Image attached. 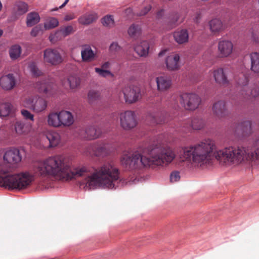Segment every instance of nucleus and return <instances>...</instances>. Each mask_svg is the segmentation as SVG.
Returning a JSON list of instances; mask_svg holds the SVG:
<instances>
[{
	"instance_id": "f257e3e1",
	"label": "nucleus",
	"mask_w": 259,
	"mask_h": 259,
	"mask_svg": "<svg viewBox=\"0 0 259 259\" xmlns=\"http://www.w3.org/2000/svg\"><path fill=\"white\" fill-rule=\"evenodd\" d=\"M34 171L42 177L62 182L84 177L81 184L89 189L100 187L113 189L119 179V170L111 162L97 168L84 165L72 167L68 159L60 155L37 162L34 165Z\"/></svg>"
},
{
	"instance_id": "f03ea898",
	"label": "nucleus",
	"mask_w": 259,
	"mask_h": 259,
	"mask_svg": "<svg viewBox=\"0 0 259 259\" xmlns=\"http://www.w3.org/2000/svg\"><path fill=\"white\" fill-rule=\"evenodd\" d=\"M215 149L214 141L207 139L195 145L184 147L180 157L182 161H186L200 166L210 161L213 153L220 164L225 166L238 165L247 158V152L243 147L229 146L214 151Z\"/></svg>"
},
{
	"instance_id": "7ed1b4c3",
	"label": "nucleus",
	"mask_w": 259,
	"mask_h": 259,
	"mask_svg": "<svg viewBox=\"0 0 259 259\" xmlns=\"http://www.w3.org/2000/svg\"><path fill=\"white\" fill-rule=\"evenodd\" d=\"M172 150L157 142L145 148L142 153L136 151L132 154H124L122 165L128 169H142L152 165H167L175 159Z\"/></svg>"
},
{
	"instance_id": "20e7f679",
	"label": "nucleus",
	"mask_w": 259,
	"mask_h": 259,
	"mask_svg": "<svg viewBox=\"0 0 259 259\" xmlns=\"http://www.w3.org/2000/svg\"><path fill=\"white\" fill-rule=\"evenodd\" d=\"M33 181V176L28 172L11 174L8 165L0 161V185L2 186L21 190L29 186Z\"/></svg>"
},
{
	"instance_id": "39448f33",
	"label": "nucleus",
	"mask_w": 259,
	"mask_h": 259,
	"mask_svg": "<svg viewBox=\"0 0 259 259\" xmlns=\"http://www.w3.org/2000/svg\"><path fill=\"white\" fill-rule=\"evenodd\" d=\"M48 123L54 127H66L71 125L74 122L72 113L66 110L50 113L48 116Z\"/></svg>"
},
{
	"instance_id": "423d86ee",
	"label": "nucleus",
	"mask_w": 259,
	"mask_h": 259,
	"mask_svg": "<svg viewBox=\"0 0 259 259\" xmlns=\"http://www.w3.org/2000/svg\"><path fill=\"white\" fill-rule=\"evenodd\" d=\"M23 106L32 110L36 113L42 112L47 107V102L43 98L38 96H28L22 102Z\"/></svg>"
},
{
	"instance_id": "0eeeda50",
	"label": "nucleus",
	"mask_w": 259,
	"mask_h": 259,
	"mask_svg": "<svg viewBox=\"0 0 259 259\" xmlns=\"http://www.w3.org/2000/svg\"><path fill=\"white\" fill-rule=\"evenodd\" d=\"M180 102L185 109L194 110L198 107L201 100L195 94L184 93L180 97Z\"/></svg>"
},
{
	"instance_id": "6e6552de",
	"label": "nucleus",
	"mask_w": 259,
	"mask_h": 259,
	"mask_svg": "<svg viewBox=\"0 0 259 259\" xmlns=\"http://www.w3.org/2000/svg\"><path fill=\"white\" fill-rule=\"evenodd\" d=\"M122 92L125 102L129 104L135 103L141 98V90L138 87L125 86Z\"/></svg>"
},
{
	"instance_id": "1a4fd4ad",
	"label": "nucleus",
	"mask_w": 259,
	"mask_h": 259,
	"mask_svg": "<svg viewBox=\"0 0 259 259\" xmlns=\"http://www.w3.org/2000/svg\"><path fill=\"white\" fill-rule=\"evenodd\" d=\"M121 126L124 130H128L135 127L137 124L134 112L126 111L120 115Z\"/></svg>"
},
{
	"instance_id": "9d476101",
	"label": "nucleus",
	"mask_w": 259,
	"mask_h": 259,
	"mask_svg": "<svg viewBox=\"0 0 259 259\" xmlns=\"http://www.w3.org/2000/svg\"><path fill=\"white\" fill-rule=\"evenodd\" d=\"M44 60L46 63L52 65L61 63L63 59L59 52L54 49L49 48L44 52Z\"/></svg>"
},
{
	"instance_id": "9b49d317",
	"label": "nucleus",
	"mask_w": 259,
	"mask_h": 259,
	"mask_svg": "<svg viewBox=\"0 0 259 259\" xmlns=\"http://www.w3.org/2000/svg\"><path fill=\"white\" fill-rule=\"evenodd\" d=\"M205 125V120L201 116H196L193 117L191 119H188L183 122L182 126L186 129V131H189L191 130H200Z\"/></svg>"
},
{
	"instance_id": "f8f14e48",
	"label": "nucleus",
	"mask_w": 259,
	"mask_h": 259,
	"mask_svg": "<svg viewBox=\"0 0 259 259\" xmlns=\"http://www.w3.org/2000/svg\"><path fill=\"white\" fill-rule=\"evenodd\" d=\"M213 114L216 117L221 119L228 115V110L225 101L220 100L215 102L212 107Z\"/></svg>"
},
{
	"instance_id": "ddd939ff",
	"label": "nucleus",
	"mask_w": 259,
	"mask_h": 259,
	"mask_svg": "<svg viewBox=\"0 0 259 259\" xmlns=\"http://www.w3.org/2000/svg\"><path fill=\"white\" fill-rule=\"evenodd\" d=\"M3 158L4 160L8 163L14 164L20 162L21 161L22 157L19 150L13 148L7 150L5 152Z\"/></svg>"
},
{
	"instance_id": "4468645a",
	"label": "nucleus",
	"mask_w": 259,
	"mask_h": 259,
	"mask_svg": "<svg viewBox=\"0 0 259 259\" xmlns=\"http://www.w3.org/2000/svg\"><path fill=\"white\" fill-rule=\"evenodd\" d=\"M233 45L229 40H223L218 43L219 55L220 57L229 56L232 53Z\"/></svg>"
},
{
	"instance_id": "2eb2a0df",
	"label": "nucleus",
	"mask_w": 259,
	"mask_h": 259,
	"mask_svg": "<svg viewBox=\"0 0 259 259\" xmlns=\"http://www.w3.org/2000/svg\"><path fill=\"white\" fill-rule=\"evenodd\" d=\"M157 90L165 92L169 89L171 86V78L166 75H161L156 78Z\"/></svg>"
},
{
	"instance_id": "dca6fc26",
	"label": "nucleus",
	"mask_w": 259,
	"mask_h": 259,
	"mask_svg": "<svg viewBox=\"0 0 259 259\" xmlns=\"http://www.w3.org/2000/svg\"><path fill=\"white\" fill-rule=\"evenodd\" d=\"M180 56L178 54L172 53L169 55L165 60V63L168 70L173 71L180 68Z\"/></svg>"
},
{
	"instance_id": "f3484780",
	"label": "nucleus",
	"mask_w": 259,
	"mask_h": 259,
	"mask_svg": "<svg viewBox=\"0 0 259 259\" xmlns=\"http://www.w3.org/2000/svg\"><path fill=\"white\" fill-rule=\"evenodd\" d=\"M259 96V87L255 85H250L247 89L244 90L239 96V99L249 100L251 98H256Z\"/></svg>"
},
{
	"instance_id": "a211bd4d",
	"label": "nucleus",
	"mask_w": 259,
	"mask_h": 259,
	"mask_svg": "<svg viewBox=\"0 0 259 259\" xmlns=\"http://www.w3.org/2000/svg\"><path fill=\"white\" fill-rule=\"evenodd\" d=\"M15 83V79L12 74L3 75L0 78V86L5 90H12Z\"/></svg>"
},
{
	"instance_id": "6ab92c4d",
	"label": "nucleus",
	"mask_w": 259,
	"mask_h": 259,
	"mask_svg": "<svg viewBox=\"0 0 259 259\" xmlns=\"http://www.w3.org/2000/svg\"><path fill=\"white\" fill-rule=\"evenodd\" d=\"M213 75L215 81L217 83L225 86L229 84V81L223 68H220L214 70L213 72Z\"/></svg>"
},
{
	"instance_id": "aec40b11",
	"label": "nucleus",
	"mask_w": 259,
	"mask_h": 259,
	"mask_svg": "<svg viewBox=\"0 0 259 259\" xmlns=\"http://www.w3.org/2000/svg\"><path fill=\"white\" fill-rule=\"evenodd\" d=\"M134 49L139 56L146 57L150 50L149 43L147 41H142L135 47Z\"/></svg>"
},
{
	"instance_id": "412c9836",
	"label": "nucleus",
	"mask_w": 259,
	"mask_h": 259,
	"mask_svg": "<svg viewBox=\"0 0 259 259\" xmlns=\"http://www.w3.org/2000/svg\"><path fill=\"white\" fill-rule=\"evenodd\" d=\"M236 132L238 134L246 136L251 133V124L249 121H244L238 124L236 127Z\"/></svg>"
},
{
	"instance_id": "4be33fe9",
	"label": "nucleus",
	"mask_w": 259,
	"mask_h": 259,
	"mask_svg": "<svg viewBox=\"0 0 259 259\" xmlns=\"http://www.w3.org/2000/svg\"><path fill=\"white\" fill-rule=\"evenodd\" d=\"M81 58L84 62H92L95 59L96 54L90 46H84L81 51Z\"/></svg>"
},
{
	"instance_id": "5701e85b",
	"label": "nucleus",
	"mask_w": 259,
	"mask_h": 259,
	"mask_svg": "<svg viewBox=\"0 0 259 259\" xmlns=\"http://www.w3.org/2000/svg\"><path fill=\"white\" fill-rule=\"evenodd\" d=\"M83 132L84 135L83 136V137L90 140L98 138L101 134L99 128H97L93 126L87 127Z\"/></svg>"
},
{
	"instance_id": "b1692460",
	"label": "nucleus",
	"mask_w": 259,
	"mask_h": 259,
	"mask_svg": "<svg viewBox=\"0 0 259 259\" xmlns=\"http://www.w3.org/2000/svg\"><path fill=\"white\" fill-rule=\"evenodd\" d=\"M35 88L39 93L45 94L47 97L52 95V84L48 81L37 82Z\"/></svg>"
},
{
	"instance_id": "393cba45",
	"label": "nucleus",
	"mask_w": 259,
	"mask_h": 259,
	"mask_svg": "<svg viewBox=\"0 0 259 259\" xmlns=\"http://www.w3.org/2000/svg\"><path fill=\"white\" fill-rule=\"evenodd\" d=\"M210 30L214 34L222 31L225 29V26L222 22L219 19H214L209 22Z\"/></svg>"
},
{
	"instance_id": "a878e982",
	"label": "nucleus",
	"mask_w": 259,
	"mask_h": 259,
	"mask_svg": "<svg viewBox=\"0 0 259 259\" xmlns=\"http://www.w3.org/2000/svg\"><path fill=\"white\" fill-rule=\"evenodd\" d=\"M175 40L179 44H183L188 41L189 34L186 29H181L174 34Z\"/></svg>"
},
{
	"instance_id": "bb28decb",
	"label": "nucleus",
	"mask_w": 259,
	"mask_h": 259,
	"mask_svg": "<svg viewBox=\"0 0 259 259\" xmlns=\"http://www.w3.org/2000/svg\"><path fill=\"white\" fill-rule=\"evenodd\" d=\"M46 138L50 143L49 147L57 146L60 142V136L57 132L50 131L46 134Z\"/></svg>"
},
{
	"instance_id": "cd10ccee",
	"label": "nucleus",
	"mask_w": 259,
	"mask_h": 259,
	"mask_svg": "<svg viewBox=\"0 0 259 259\" xmlns=\"http://www.w3.org/2000/svg\"><path fill=\"white\" fill-rule=\"evenodd\" d=\"M97 18L98 16L96 13L85 14L79 18L78 22L82 25H89L96 21Z\"/></svg>"
},
{
	"instance_id": "c85d7f7f",
	"label": "nucleus",
	"mask_w": 259,
	"mask_h": 259,
	"mask_svg": "<svg viewBox=\"0 0 259 259\" xmlns=\"http://www.w3.org/2000/svg\"><path fill=\"white\" fill-rule=\"evenodd\" d=\"M236 81L238 85L240 86L241 88L239 95L240 96L241 95V93L244 91V90H246L248 87V76L246 74L241 73L236 79Z\"/></svg>"
},
{
	"instance_id": "c756f323",
	"label": "nucleus",
	"mask_w": 259,
	"mask_h": 259,
	"mask_svg": "<svg viewBox=\"0 0 259 259\" xmlns=\"http://www.w3.org/2000/svg\"><path fill=\"white\" fill-rule=\"evenodd\" d=\"M251 70L254 73H259V53L254 52L250 54Z\"/></svg>"
},
{
	"instance_id": "7c9ffc66",
	"label": "nucleus",
	"mask_w": 259,
	"mask_h": 259,
	"mask_svg": "<svg viewBox=\"0 0 259 259\" xmlns=\"http://www.w3.org/2000/svg\"><path fill=\"white\" fill-rule=\"evenodd\" d=\"M15 128L16 133L21 135L28 133L30 129V126L22 121H17L15 123Z\"/></svg>"
},
{
	"instance_id": "2f4dec72",
	"label": "nucleus",
	"mask_w": 259,
	"mask_h": 259,
	"mask_svg": "<svg viewBox=\"0 0 259 259\" xmlns=\"http://www.w3.org/2000/svg\"><path fill=\"white\" fill-rule=\"evenodd\" d=\"M40 20V17L38 13L31 12L27 15V25L28 27H31L37 24Z\"/></svg>"
},
{
	"instance_id": "473e14b6",
	"label": "nucleus",
	"mask_w": 259,
	"mask_h": 259,
	"mask_svg": "<svg viewBox=\"0 0 259 259\" xmlns=\"http://www.w3.org/2000/svg\"><path fill=\"white\" fill-rule=\"evenodd\" d=\"M108 145L102 143L95 147V152L97 156H104L108 154Z\"/></svg>"
},
{
	"instance_id": "72a5a7b5",
	"label": "nucleus",
	"mask_w": 259,
	"mask_h": 259,
	"mask_svg": "<svg viewBox=\"0 0 259 259\" xmlns=\"http://www.w3.org/2000/svg\"><path fill=\"white\" fill-rule=\"evenodd\" d=\"M12 105L9 103H3L0 104V116H8L12 110Z\"/></svg>"
},
{
	"instance_id": "f704fd0d",
	"label": "nucleus",
	"mask_w": 259,
	"mask_h": 259,
	"mask_svg": "<svg viewBox=\"0 0 259 259\" xmlns=\"http://www.w3.org/2000/svg\"><path fill=\"white\" fill-rule=\"evenodd\" d=\"M16 13L18 15H23L28 11V5L22 1H19L15 4Z\"/></svg>"
},
{
	"instance_id": "c9c22d12",
	"label": "nucleus",
	"mask_w": 259,
	"mask_h": 259,
	"mask_svg": "<svg viewBox=\"0 0 259 259\" xmlns=\"http://www.w3.org/2000/svg\"><path fill=\"white\" fill-rule=\"evenodd\" d=\"M67 83L69 85L70 89H73L76 88L80 84V80L79 78L74 75L69 76L66 81L64 82V85Z\"/></svg>"
},
{
	"instance_id": "e433bc0d",
	"label": "nucleus",
	"mask_w": 259,
	"mask_h": 259,
	"mask_svg": "<svg viewBox=\"0 0 259 259\" xmlns=\"http://www.w3.org/2000/svg\"><path fill=\"white\" fill-rule=\"evenodd\" d=\"M10 57L14 60L17 59L21 53V48L19 45L13 46L9 51Z\"/></svg>"
},
{
	"instance_id": "4c0bfd02",
	"label": "nucleus",
	"mask_w": 259,
	"mask_h": 259,
	"mask_svg": "<svg viewBox=\"0 0 259 259\" xmlns=\"http://www.w3.org/2000/svg\"><path fill=\"white\" fill-rule=\"evenodd\" d=\"M141 29L140 26L137 24L132 25L128 30L129 35L132 37L138 36L141 33Z\"/></svg>"
},
{
	"instance_id": "58836bf2",
	"label": "nucleus",
	"mask_w": 259,
	"mask_h": 259,
	"mask_svg": "<svg viewBox=\"0 0 259 259\" xmlns=\"http://www.w3.org/2000/svg\"><path fill=\"white\" fill-rule=\"evenodd\" d=\"M74 31V30L72 26L69 25L61 28L59 31H57L55 33V36L56 37H57L59 35L61 34L63 37H65L72 33Z\"/></svg>"
},
{
	"instance_id": "ea45409f",
	"label": "nucleus",
	"mask_w": 259,
	"mask_h": 259,
	"mask_svg": "<svg viewBox=\"0 0 259 259\" xmlns=\"http://www.w3.org/2000/svg\"><path fill=\"white\" fill-rule=\"evenodd\" d=\"M102 24L106 27L111 28L114 26L113 17L111 15H107L102 19Z\"/></svg>"
},
{
	"instance_id": "a19ab883",
	"label": "nucleus",
	"mask_w": 259,
	"mask_h": 259,
	"mask_svg": "<svg viewBox=\"0 0 259 259\" xmlns=\"http://www.w3.org/2000/svg\"><path fill=\"white\" fill-rule=\"evenodd\" d=\"M59 22L56 18H51L44 24L46 29H50L57 27L58 25Z\"/></svg>"
},
{
	"instance_id": "79ce46f5",
	"label": "nucleus",
	"mask_w": 259,
	"mask_h": 259,
	"mask_svg": "<svg viewBox=\"0 0 259 259\" xmlns=\"http://www.w3.org/2000/svg\"><path fill=\"white\" fill-rule=\"evenodd\" d=\"M30 70L34 76H39L42 75V73L36 66L34 62L31 63L29 65Z\"/></svg>"
},
{
	"instance_id": "37998d69",
	"label": "nucleus",
	"mask_w": 259,
	"mask_h": 259,
	"mask_svg": "<svg viewBox=\"0 0 259 259\" xmlns=\"http://www.w3.org/2000/svg\"><path fill=\"white\" fill-rule=\"evenodd\" d=\"M88 101L90 103H93L99 98V94L95 91H90L88 95Z\"/></svg>"
},
{
	"instance_id": "c03bdc74",
	"label": "nucleus",
	"mask_w": 259,
	"mask_h": 259,
	"mask_svg": "<svg viewBox=\"0 0 259 259\" xmlns=\"http://www.w3.org/2000/svg\"><path fill=\"white\" fill-rule=\"evenodd\" d=\"M95 71L97 72L100 76L106 77L108 76L113 77L114 74L109 70L102 69L99 68H95Z\"/></svg>"
},
{
	"instance_id": "a18cd8bd",
	"label": "nucleus",
	"mask_w": 259,
	"mask_h": 259,
	"mask_svg": "<svg viewBox=\"0 0 259 259\" xmlns=\"http://www.w3.org/2000/svg\"><path fill=\"white\" fill-rule=\"evenodd\" d=\"M21 114L24 118L27 120L34 121V115L30 111L26 109H22L21 111Z\"/></svg>"
},
{
	"instance_id": "49530a36",
	"label": "nucleus",
	"mask_w": 259,
	"mask_h": 259,
	"mask_svg": "<svg viewBox=\"0 0 259 259\" xmlns=\"http://www.w3.org/2000/svg\"><path fill=\"white\" fill-rule=\"evenodd\" d=\"M151 8L152 6L151 5L146 4L137 13V15L139 16H145L151 10Z\"/></svg>"
},
{
	"instance_id": "de8ad7c7",
	"label": "nucleus",
	"mask_w": 259,
	"mask_h": 259,
	"mask_svg": "<svg viewBox=\"0 0 259 259\" xmlns=\"http://www.w3.org/2000/svg\"><path fill=\"white\" fill-rule=\"evenodd\" d=\"M121 49V47L116 42H112L109 47V51L113 54L118 52Z\"/></svg>"
},
{
	"instance_id": "09e8293b",
	"label": "nucleus",
	"mask_w": 259,
	"mask_h": 259,
	"mask_svg": "<svg viewBox=\"0 0 259 259\" xmlns=\"http://www.w3.org/2000/svg\"><path fill=\"white\" fill-rule=\"evenodd\" d=\"M180 179V173L179 171H175L171 172L170 176V180L171 182H176Z\"/></svg>"
},
{
	"instance_id": "8fccbe9b",
	"label": "nucleus",
	"mask_w": 259,
	"mask_h": 259,
	"mask_svg": "<svg viewBox=\"0 0 259 259\" xmlns=\"http://www.w3.org/2000/svg\"><path fill=\"white\" fill-rule=\"evenodd\" d=\"M42 30V27L40 25H37L34 27L31 31L30 34L33 36H37Z\"/></svg>"
},
{
	"instance_id": "3c124183",
	"label": "nucleus",
	"mask_w": 259,
	"mask_h": 259,
	"mask_svg": "<svg viewBox=\"0 0 259 259\" xmlns=\"http://www.w3.org/2000/svg\"><path fill=\"white\" fill-rule=\"evenodd\" d=\"M251 159L252 160H259V148L256 149L254 152L251 154Z\"/></svg>"
},
{
	"instance_id": "603ef678",
	"label": "nucleus",
	"mask_w": 259,
	"mask_h": 259,
	"mask_svg": "<svg viewBox=\"0 0 259 259\" xmlns=\"http://www.w3.org/2000/svg\"><path fill=\"white\" fill-rule=\"evenodd\" d=\"M153 122L156 123L157 124H162L165 122H167V120L164 119L163 117L157 118V117H153Z\"/></svg>"
},
{
	"instance_id": "864d4df0",
	"label": "nucleus",
	"mask_w": 259,
	"mask_h": 259,
	"mask_svg": "<svg viewBox=\"0 0 259 259\" xmlns=\"http://www.w3.org/2000/svg\"><path fill=\"white\" fill-rule=\"evenodd\" d=\"M252 40L256 43H259V33H256L254 31L252 32Z\"/></svg>"
},
{
	"instance_id": "5fc2aeb1",
	"label": "nucleus",
	"mask_w": 259,
	"mask_h": 259,
	"mask_svg": "<svg viewBox=\"0 0 259 259\" xmlns=\"http://www.w3.org/2000/svg\"><path fill=\"white\" fill-rule=\"evenodd\" d=\"M178 98V96L176 95L171 96V102H172L171 105L174 108H176V107L178 106V101H177Z\"/></svg>"
},
{
	"instance_id": "6e6d98bb",
	"label": "nucleus",
	"mask_w": 259,
	"mask_h": 259,
	"mask_svg": "<svg viewBox=\"0 0 259 259\" xmlns=\"http://www.w3.org/2000/svg\"><path fill=\"white\" fill-rule=\"evenodd\" d=\"M75 18V15L73 13H71L66 15L64 19L66 21L71 20Z\"/></svg>"
},
{
	"instance_id": "4d7b16f0",
	"label": "nucleus",
	"mask_w": 259,
	"mask_h": 259,
	"mask_svg": "<svg viewBox=\"0 0 259 259\" xmlns=\"http://www.w3.org/2000/svg\"><path fill=\"white\" fill-rule=\"evenodd\" d=\"M110 66V63L108 61L102 64L101 67L102 69L107 70V69L109 68Z\"/></svg>"
},
{
	"instance_id": "13d9d810",
	"label": "nucleus",
	"mask_w": 259,
	"mask_h": 259,
	"mask_svg": "<svg viewBox=\"0 0 259 259\" xmlns=\"http://www.w3.org/2000/svg\"><path fill=\"white\" fill-rule=\"evenodd\" d=\"M164 14V10H160L158 11L156 14V18L157 19H159L162 18Z\"/></svg>"
},
{
	"instance_id": "bf43d9fd",
	"label": "nucleus",
	"mask_w": 259,
	"mask_h": 259,
	"mask_svg": "<svg viewBox=\"0 0 259 259\" xmlns=\"http://www.w3.org/2000/svg\"><path fill=\"white\" fill-rule=\"evenodd\" d=\"M200 14L199 13H197L196 16L194 18V21L196 23L198 22V20L200 18Z\"/></svg>"
},
{
	"instance_id": "052dcab7",
	"label": "nucleus",
	"mask_w": 259,
	"mask_h": 259,
	"mask_svg": "<svg viewBox=\"0 0 259 259\" xmlns=\"http://www.w3.org/2000/svg\"><path fill=\"white\" fill-rule=\"evenodd\" d=\"M69 0H65L64 3L59 7V8L60 9H61L62 8H63L67 4V3L69 2Z\"/></svg>"
},
{
	"instance_id": "680f3d73",
	"label": "nucleus",
	"mask_w": 259,
	"mask_h": 259,
	"mask_svg": "<svg viewBox=\"0 0 259 259\" xmlns=\"http://www.w3.org/2000/svg\"><path fill=\"white\" fill-rule=\"evenodd\" d=\"M165 52H166V50H163V51H161L159 54H158V56L159 57L160 56H162V55H163L165 53Z\"/></svg>"
},
{
	"instance_id": "e2e57ef3",
	"label": "nucleus",
	"mask_w": 259,
	"mask_h": 259,
	"mask_svg": "<svg viewBox=\"0 0 259 259\" xmlns=\"http://www.w3.org/2000/svg\"><path fill=\"white\" fill-rule=\"evenodd\" d=\"M4 135V131L1 128H0V140L2 139V138L3 137Z\"/></svg>"
},
{
	"instance_id": "0e129e2a",
	"label": "nucleus",
	"mask_w": 259,
	"mask_h": 259,
	"mask_svg": "<svg viewBox=\"0 0 259 259\" xmlns=\"http://www.w3.org/2000/svg\"><path fill=\"white\" fill-rule=\"evenodd\" d=\"M126 12L128 13H131L132 12V9L131 8H128L126 10Z\"/></svg>"
},
{
	"instance_id": "69168bd1",
	"label": "nucleus",
	"mask_w": 259,
	"mask_h": 259,
	"mask_svg": "<svg viewBox=\"0 0 259 259\" xmlns=\"http://www.w3.org/2000/svg\"><path fill=\"white\" fill-rule=\"evenodd\" d=\"M3 33V30L0 29V37L2 35Z\"/></svg>"
},
{
	"instance_id": "338daca9",
	"label": "nucleus",
	"mask_w": 259,
	"mask_h": 259,
	"mask_svg": "<svg viewBox=\"0 0 259 259\" xmlns=\"http://www.w3.org/2000/svg\"><path fill=\"white\" fill-rule=\"evenodd\" d=\"M58 8H56L55 9H53L52 10V11H57L58 10Z\"/></svg>"
}]
</instances>
